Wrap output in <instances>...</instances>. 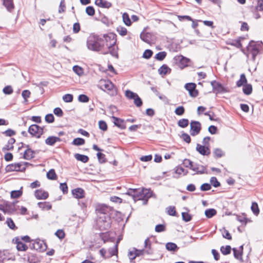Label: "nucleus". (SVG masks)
Masks as SVG:
<instances>
[{
  "mask_svg": "<svg viewBox=\"0 0 263 263\" xmlns=\"http://www.w3.org/2000/svg\"><path fill=\"white\" fill-rule=\"evenodd\" d=\"M104 40V54L110 53L113 56H117V53L115 49L116 43V35L112 32L104 34L102 37Z\"/></svg>",
  "mask_w": 263,
  "mask_h": 263,
  "instance_id": "obj_1",
  "label": "nucleus"
},
{
  "mask_svg": "<svg viewBox=\"0 0 263 263\" xmlns=\"http://www.w3.org/2000/svg\"><path fill=\"white\" fill-rule=\"evenodd\" d=\"M103 38L95 34H90L87 37L86 46L87 48L91 51L101 52L104 54V46Z\"/></svg>",
  "mask_w": 263,
  "mask_h": 263,
  "instance_id": "obj_2",
  "label": "nucleus"
},
{
  "mask_svg": "<svg viewBox=\"0 0 263 263\" xmlns=\"http://www.w3.org/2000/svg\"><path fill=\"white\" fill-rule=\"evenodd\" d=\"M108 209V207L105 205H101L97 208L98 212L104 214L103 216L100 217L97 221L101 230H107L110 227V218L108 216L105 215Z\"/></svg>",
  "mask_w": 263,
  "mask_h": 263,
  "instance_id": "obj_3",
  "label": "nucleus"
},
{
  "mask_svg": "<svg viewBox=\"0 0 263 263\" xmlns=\"http://www.w3.org/2000/svg\"><path fill=\"white\" fill-rule=\"evenodd\" d=\"M99 85L100 88L106 91L110 96H114L117 95V89L110 80H101Z\"/></svg>",
  "mask_w": 263,
  "mask_h": 263,
  "instance_id": "obj_4",
  "label": "nucleus"
},
{
  "mask_svg": "<svg viewBox=\"0 0 263 263\" xmlns=\"http://www.w3.org/2000/svg\"><path fill=\"white\" fill-rule=\"evenodd\" d=\"M259 51V48L258 45L255 44H250L247 47V56L248 58L251 57L252 60L254 61Z\"/></svg>",
  "mask_w": 263,
  "mask_h": 263,
  "instance_id": "obj_5",
  "label": "nucleus"
},
{
  "mask_svg": "<svg viewBox=\"0 0 263 263\" xmlns=\"http://www.w3.org/2000/svg\"><path fill=\"white\" fill-rule=\"evenodd\" d=\"M28 132L33 136L40 138L43 133V129L36 124L30 126Z\"/></svg>",
  "mask_w": 263,
  "mask_h": 263,
  "instance_id": "obj_6",
  "label": "nucleus"
},
{
  "mask_svg": "<svg viewBox=\"0 0 263 263\" xmlns=\"http://www.w3.org/2000/svg\"><path fill=\"white\" fill-rule=\"evenodd\" d=\"M190 134L193 136L197 135L200 132L201 125L199 122L192 121L190 123Z\"/></svg>",
  "mask_w": 263,
  "mask_h": 263,
  "instance_id": "obj_7",
  "label": "nucleus"
},
{
  "mask_svg": "<svg viewBox=\"0 0 263 263\" xmlns=\"http://www.w3.org/2000/svg\"><path fill=\"white\" fill-rule=\"evenodd\" d=\"M196 84L193 83H189L185 85V89L189 91L190 96L192 97H196L198 95V91L196 89Z\"/></svg>",
  "mask_w": 263,
  "mask_h": 263,
  "instance_id": "obj_8",
  "label": "nucleus"
},
{
  "mask_svg": "<svg viewBox=\"0 0 263 263\" xmlns=\"http://www.w3.org/2000/svg\"><path fill=\"white\" fill-rule=\"evenodd\" d=\"M211 85L212 86L213 91L216 93H219L225 92L227 91L226 89L220 83L213 81L211 82Z\"/></svg>",
  "mask_w": 263,
  "mask_h": 263,
  "instance_id": "obj_9",
  "label": "nucleus"
},
{
  "mask_svg": "<svg viewBox=\"0 0 263 263\" xmlns=\"http://www.w3.org/2000/svg\"><path fill=\"white\" fill-rule=\"evenodd\" d=\"M152 193L149 189H143L141 190H139L138 200L148 199L152 196Z\"/></svg>",
  "mask_w": 263,
  "mask_h": 263,
  "instance_id": "obj_10",
  "label": "nucleus"
},
{
  "mask_svg": "<svg viewBox=\"0 0 263 263\" xmlns=\"http://www.w3.org/2000/svg\"><path fill=\"white\" fill-rule=\"evenodd\" d=\"M176 61L178 62L179 67L181 69H183L188 66L189 62V59L183 57L182 55H179L175 57Z\"/></svg>",
  "mask_w": 263,
  "mask_h": 263,
  "instance_id": "obj_11",
  "label": "nucleus"
},
{
  "mask_svg": "<svg viewBox=\"0 0 263 263\" xmlns=\"http://www.w3.org/2000/svg\"><path fill=\"white\" fill-rule=\"evenodd\" d=\"M32 245L34 249L41 252L45 251L47 248L45 243L43 241L40 240H35Z\"/></svg>",
  "mask_w": 263,
  "mask_h": 263,
  "instance_id": "obj_12",
  "label": "nucleus"
},
{
  "mask_svg": "<svg viewBox=\"0 0 263 263\" xmlns=\"http://www.w3.org/2000/svg\"><path fill=\"white\" fill-rule=\"evenodd\" d=\"M24 168V165L20 163L9 164L6 167V170L8 172L22 171Z\"/></svg>",
  "mask_w": 263,
  "mask_h": 263,
  "instance_id": "obj_13",
  "label": "nucleus"
},
{
  "mask_svg": "<svg viewBox=\"0 0 263 263\" xmlns=\"http://www.w3.org/2000/svg\"><path fill=\"white\" fill-rule=\"evenodd\" d=\"M196 151L203 156H209L211 154V151L208 146H203L200 144H197L196 148Z\"/></svg>",
  "mask_w": 263,
  "mask_h": 263,
  "instance_id": "obj_14",
  "label": "nucleus"
},
{
  "mask_svg": "<svg viewBox=\"0 0 263 263\" xmlns=\"http://www.w3.org/2000/svg\"><path fill=\"white\" fill-rule=\"evenodd\" d=\"M34 196L37 199H46L48 197L49 194L47 192L42 190H36L34 192Z\"/></svg>",
  "mask_w": 263,
  "mask_h": 263,
  "instance_id": "obj_15",
  "label": "nucleus"
},
{
  "mask_svg": "<svg viewBox=\"0 0 263 263\" xmlns=\"http://www.w3.org/2000/svg\"><path fill=\"white\" fill-rule=\"evenodd\" d=\"M145 254L152 255L154 253L153 249L152 248V243L149 238H146L144 241Z\"/></svg>",
  "mask_w": 263,
  "mask_h": 263,
  "instance_id": "obj_16",
  "label": "nucleus"
},
{
  "mask_svg": "<svg viewBox=\"0 0 263 263\" xmlns=\"http://www.w3.org/2000/svg\"><path fill=\"white\" fill-rule=\"evenodd\" d=\"M191 170L197 174H202L205 172L206 168L203 165L193 162Z\"/></svg>",
  "mask_w": 263,
  "mask_h": 263,
  "instance_id": "obj_17",
  "label": "nucleus"
},
{
  "mask_svg": "<svg viewBox=\"0 0 263 263\" xmlns=\"http://www.w3.org/2000/svg\"><path fill=\"white\" fill-rule=\"evenodd\" d=\"M16 210L14 202H5V213L12 214Z\"/></svg>",
  "mask_w": 263,
  "mask_h": 263,
  "instance_id": "obj_18",
  "label": "nucleus"
},
{
  "mask_svg": "<svg viewBox=\"0 0 263 263\" xmlns=\"http://www.w3.org/2000/svg\"><path fill=\"white\" fill-rule=\"evenodd\" d=\"M72 194L77 199H81L84 197V191L81 188H77L72 190Z\"/></svg>",
  "mask_w": 263,
  "mask_h": 263,
  "instance_id": "obj_19",
  "label": "nucleus"
},
{
  "mask_svg": "<svg viewBox=\"0 0 263 263\" xmlns=\"http://www.w3.org/2000/svg\"><path fill=\"white\" fill-rule=\"evenodd\" d=\"M112 118L114 119L113 122L116 126L122 129L126 128V124L123 120L114 116H112Z\"/></svg>",
  "mask_w": 263,
  "mask_h": 263,
  "instance_id": "obj_20",
  "label": "nucleus"
},
{
  "mask_svg": "<svg viewBox=\"0 0 263 263\" xmlns=\"http://www.w3.org/2000/svg\"><path fill=\"white\" fill-rule=\"evenodd\" d=\"M61 141L59 137L55 136H49L45 140V143L50 146H53L57 142Z\"/></svg>",
  "mask_w": 263,
  "mask_h": 263,
  "instance_id": "obj_21",
  "label": "nucleus"
},
{
  "mask_svg": "<svg viewBox=\"0 0 263 263\" xmlns=\"http://www.w3.org/2000/svg\"><path fill=\"white\" fill-rule=\"evenodd\" d=\"M233 251L234 257L238 260H242L243 246H240L238 249L233 248Z\"/></svg>",
  "mask_w": 263,
  "mask_h": 263,
  "instance_id": "obj_22",
  "label": "nucleus"
},
{
  "mask_svg": "<svg viewBox=\"0 0 263 263\" xmlns=\"http://www.w3.org/2000/svg\"><path fill=\"white\" fill-rule=\"evenodd\" d=\"M95 4L102 8H109L111 6V4L105 0H96Z\"/></svg>",
  "mask_w": 263,
  "mask_h": 263,
  "instance_id": "obj_23",
  "label": "nucleus"
},
{
  "mask_svg": "<svg viewBox=\"0 0 263 263\" xmlns=\"http://www.w3.org/2000/svg\"><path fill=\"white\" fill-rule=\"evenodd\" d=\"M171 72V69L165 64H163L158 69V72L160 75L164 76Z\"/></svg>",
  "mask_w": 263,
  "mask_h": 263,
  "instance_id": "obj_24",
  "label": "nucleus"
},
{
  "mask_svg": "<svg viewBox=\"0 0 263 263\" xmlns=\"http://www.w3.org/2000/svg\"><path fill=\"white\" fill-rule=\"evenodd\" d=\"M15 140L11 138L8 141L7 144L3 148V151H10L13 148V144L15 143Z\"/></svg>",
  "mask_w": 263,
  "mask_h": 263,
  "instance_id": "obj_25",
  "label": "nucleus"
},
{
  "mask_svg": "<svg viewBox=\"0 0 263 263\" xmlns=\"http://www.w3.org/2000/svg\"><path fill=\"white\" fill-rule=\"evenodd\" d=\"M37 205L42 210H49L52 207L51 204L47 202H39Z\"/></svg>",
  "mask_w": 263,
  "mask_h": 263,
  "instance_id": "obj_26",
  "label": "nucleus"
},
{
  "mask_svg": "<svg viewBox=\"0 0 263 263\" xmlns=\"http://www.w3.org/2000/svg\"><path fill=\"white\" fill-rule=\"evenodd\" d=\"M34 157V152L30 148H27L24 152V158L30 160Z\"/></svg>",
  "mask_w": 263,
  "mask_h": 263,
  "instance_id": "obj_27",
  "label": "nucleus"
},
{
  "mask_svg": "<svg viewBox=\"0 0 263 263\" xmlns=\"http://www.w3.org/2000/svg\"><path fill=\"white\" fill-rule=\"evenodd\" d=\"M3 5L9 11H11L14 8L13 0H3Z\"/></svg>",
  "mask_w": 263,
  "mask_h": 263,
  "instance_id": "obj_28",
  "label": "nucleus"
},
{
  "mask_svg": "<svg viewBox=\"0 0 263 263\" xmlns=\"http://www.w3.org/2000/svg\"><path fill=\"white\" fill-rule=\"evenodd\" d=\"M16 248L18 251H25L28 249V247L22 241L16 240Z\"/></svg>",
  "mask_w": 263,
  "mask_h": 263,
  "instance_id": "obj_29",
  "label": "nucleus"
},
{
  "mask_svg": "<svg viewBox=\"0 0 263 263\" xmlns=\"http://www.w3.org/2000/svg\"><path fill=\"white\" fill-rule=\"evenodd\" d=\"M74 157L77 160L80 161L83 163L87 162L89 160V158L88 157V156L79 154H75Z\"/></svg>",
  "mask_w": 263,
  "mask_h": 263,
  "instance_id": "obj_30",
  "label": "nucleus"
},
{
  "mask_svg": "<svg viewBox=\"0 0 263 263\" xmlns=\"http://www.w3.org/2000/svg\"><path fill=\"white\" fill-rule=\"evenodd\" d=\"M165 247L166 250H167L169 251H176L178 249L176 243L173 242H167L166 245Z\"/></svg>",
  "mask_w": 263,
  "mask_h": 263,
  "instance_id": "obj_31",
  "label": "nucleus"
},
{
  "mask_svg": "<svg viewBox=\"0 0 263 263\" xmlns=\"http://www.w3.org/2000/svg\"><path fill=\"white\" fill-rule=\"evenodd\" d=\"M139 190L129 189L127 192V194L131 195L133 197L134 200H138Z\"/></svg>",
  "mask_w": 263,
  "mask_h": 263,
  "instance_id": "obj_32",
  "label": "nucleus"
},
{
  "mask_svg": "<svg viewBox=\"0 0 263 263\" xmlns=\"http://www.w3.org/2000/svg\"><path fill=\"white\" fill-rule=\"evenodd\" d=\"M47 177L50 180H56L57 175L54 169L50 170L47 173Z\"/></svg>",
  "mask_w": 263,
  "mask_h": 263,
  "instance_id": "obj_33",
  "label": "nucleus"
},
{
  "mask_svg": "<svg viewBox=\"0 0 263 263\" xmlns=\"http://www.w3.org/2000/svg\"><path fill=\"white\" fill-rule=\"evenodd\" d=\"M214 156L216 158H221L224 155V152L220 148H215L213 152Z\"/></svg>",
  "mask_w": 263,
  "mask_h": 263,
  "instance_id": "obj_34",
  "label": "nucleus"
},
{
  "mask_svg": "<svg viewBox=\"0 0 263 263\" xmlns=\"http://www.w3.org/2000/svg\"><path fill=\"white\" fill-rule=\"evenodd\" d=\"M127 256L131 261H133L137 257L134 247L128 250Z\"/></svg>",
  "mask_w": 263,
  "mask_h": 263,
  "instance_id": "obj_35",
  "label": "nucleus"
},
{
  "mask_svg": "<svg viewBox=\"0 0 263 263\" xmlns=\"http://www.w3.org/2000/svg\"><path fill=\"white\" fill-rule=\"evenodd\" d=\"M189 123V121L187 119H181L178 121V125L182 128L186 127Z\"/></svg>",
  "mask_w": 263,
  "mask_h": 263,
  "instance_id": "obj_36",
  "label": "nucleus"
},
{
  "mask_svg": "<svg viewBox=\"0 0 263 263\" xmlns=\"http://www.w3.org/2000/svg\"><path fill=\"white\" fill-rule=\"evenodd\" d=\"M251 209L252 212L253 213V214L257 216L259 214V209L258 204L256 202H252Z\"/></svg>",
  "mask_w": 263,
  "mask_h": 263,
  "instance_id": "obj_37",
  "label": "nucleus"
},
{
  "mask_svg": "<svg viewBox=\"0 0 263 263\" xmlns=\"http://www.w3.org/2000/svg\"><path fill=\"white\" fill-rule=\"evenodd\" d=\"M247 80L246 78L245 74L242 73L240 75V79L237 82V86L240 87L244 84L247 83Z\"/></svg>",
  "mask_w": 263,
  "mask_h": 263,
  "instance_id": "obj_38",
  "label": "nucleus"
},
{
  "mask_svg": "<svg viewBox=\"0 0 263 263\" xmlns=\"http://www.w3.org/2000/svg\"><path fill=\"white\" fill-rule=\"evenodd\" d=\"M216 214V211L214 209H209L205 211L206 217L210 218Z\"/></svg>",
  "mask_w": 263,
  "mask_h": 263,
  "instance_id": "obj_39",
  "label": "nucleus"
},
{
  "mask_svg": "<svg viewBox=\"0 0 263 263\" xmlns=\"http://www.w3.org/2000/svg\"><path fill=\"white\" fill-rule=\"evenodd\" d=\"M123 21L124 24L128 26L131 25V21L130 18L127 13H124L122 15Z\"/></svg>",
  "mask_w": 263,
  "mask_h": 263,
  "instance_id": "obj_40",
  "label": "nucleus"
},
{
  "mask_svg": "<svg viewBox=\"0 0 263 263\" xmlns=\"http://www.w3.org/2000/svg\"><path fill=\"white\" fill-rule=\"evenodd\" d=\"M243 92L247 95H250L252 92V87L251 84H246L243 88Z\"/></svg>",
  "mask_w": 263,
  "mask_h": 263,
  "instance_id": "obj_41",
  "label": "nucleus"
},
{
  "mask_svg": "<svg viewBox=\"0 0 263 263\" xmlns=\"http://www.w3.org/2000/svg\"><path fill=\"white\" fill-rule=\"evenodd\" d=\"M125 95L128 99H134L137 96V94L129 90H127L125 91Z\"/></svg>",
  "mask_w": 263,
  "mask_h": 263,
  "instance_id": "obj_42",
  "label": "nucleus"
},
{
  "mask_svg": "<svg viewBox=\"0 0 263 263\" xmlns=\"http://www.w3.org/2000/svg\"><path fill=\"white\" fill-rule=\"evenodd\" d=\"M166 56V52L165 51L159 52L155 55V58L158 61L163 60Z\"/></svg>",
  "mask_w": 263,
  "mask_h": 263,
  "instance_id": "obj_43",
  "label": "nucleus"
},
{
  "mask_svg": "<svg viewBox=\"0 0 263 263\" xmlns=\"http://www.w3.org/2000/svg\"><path fill=\"white\" fill-rule=\"evenodd\" d=\"M117 31L121 36H125L127 33L126 28L122 26H119L117 28Z\"/></svg>",
  "mask_w": 263,
  "mask_h": 263,
  "instance_id": "obj_44",
  "label": "nucleus"
},
{
  "mask_svg": "<svg viewBox=\"0 0 263 263\" xmlns=\"http://www.w3.org/2000/svg\"><path fill=\"white\" fill-rule=\"evenodd\" d=\"M72 143L74 145H82L85 143V140L83 138H77L74 139Z\"/></svg>",
  "mask_w": 263,
  "mask_h": 263,
  "instance_id": "obj_45",
  "label": "nucleus"
},
{
  "mask_svg": "<svg viewBox=\"0 0 263 263\" xmlns=\"http://www.w3.org/2000/svg\"><path fill=\"white\" fill-rule=\"evenodd\" d=\"M185 112L184 107L182 106L177 107L175 110V113L178 116H182Z\"/></svg>",
  "mask_w": 263,
  "mask_h": 263,
  "instance_id": "obj_46",
  "label": "nucleus"
},
{
  "mask_svg": "<svg viewBox=\"0 0 263 263\" xmlns=\"http://www.w3.org/2000/svg\"><path fill=\"white\" fill-rule=\"evenodd\" d=\"M231 248L230 246L226 247L222 246L220 248V251L223 255H228L230 253Z\"/></svg>",
  "mask_w": 263,
  "mask_h": 263,
  "instance_id": "obj_47",
  "label": "nucleus"
},
{
  "mask_svg": "<svg viewBox=\"0 0 263 263\" xmlns=\"http://www.w3.org/2000/svg\"><path fill=\"white\" fill-rule=\"evenodd\" d=\"M175 172L179 175H185L187 173V171L185 170L181 166H177L176 168Z\"/></svg>",
  "mask_w": 263,
  "mask_h": 263,
  "instance_id": "obj_48",
  "label": "nucleus"
},
{
  "mask_svg": "<svg viewBox=\"0 0 263 263\" xmlns=\"http://www.w3.org/2000/svg\"><path fill=\"white\" fill-rule=\"evenodd\" d=\"M73 70L76 74L79 76H82L84 73L83 68L77 65L74 66L73 67Z\"/></svg>",
  "mask_w": 263,
  "mask_h": 263,
  "instance_id": "obj_49",
  "label": "nucleus"
},
{
  "mask_svg": "<svg viewBox=\"0 0 263 263\" xmlns=\"http://www.w3.org/2000/svg\"><path fill=\"white\" fill-rule=\"evenodd\" d=\"M3 92L6 95H11L13 93V90L11 86L8 85L3 88Z\"/></svg>",
  "mask_w": 263,
  "mask_h": 263,
  "instance_id": "obj_50",
  "label": "nucleus"
},
{
  "mask_svg": "<svg viewBox=\"0 0 263 263\" xmlns=\"http://www.w3.org/2000/svg\"><path fill=\"white\" fill-rule=\"evenodd\" d=\"M6 223L10 229L12 230H15V229H16V227H15V225L13 221L11 218H7L6 220Z\"/></svg>",
  "mask_w": 263,
  "mask_h": 263,
  "instance_id": "obj_51",
  "label": "nucleus"
},
{
  "mask_svg": "<svg viewBox=\"0 0 263 263\" xmlns=\"http://www.w3.org/2000/svg\"><path fill=\"white\" fill-rule=\"evenodd\" d=\"M153 51L150 49H146L143 53L142 57L146 59H149L153 55Z\"/></svg>",
  "mask_w": 263,
  "mask_h": 263,
  "instance_id": "obj_52",
  "label": "nucleus"
},
{
  "mask_svg": "<svg viewBox=\"0 0 263 263\" xmlns=\"http://www.w3.org/2000/svg\"><path fill=\"white\" fill-rule=\"evenodd\" d=\"M22 194V192L20 190L13 191L11 192V197L12 198H17L20 197Z\"/></svg>",
  "mask_w": 263,
  "mask_h": 263,
  "instance_id": "obj_53",
  "label": "nucleus"
},
{
  "mask_svg": "<svg viewBox=\"0 0 263 263\" xmlns=\"http://www.w3.org/2000/svg\"><path fill=\"white\" fill-rule=\"evenodd\" d=\"M167 213L171 216H176V212L175 207L174 206H170L167 208Z\"/></svg>",
  "mask_w": 263,
  "mask_h": 263,
  "instance_id": "obj_54",
  "label": "nucleus"
},
{
  "mask_svg": "<svg viewBox=\"0 0 263 263\" xmlns=\"http://www.w3.org/2000/svg\"><path fill=\"white\" fill-rule=\"evenodd\" d=\"M63 100L65 102H71L73 100V96L71 94H66L63 96Z\"/></svg>",
  "mask_w": 263,
  "mask_h": 263,
  "instance_id": "obj_55",
  "label": "nucleus"
},
{
  "mask_svg": "<svg viewBox=\"0 0 263 263\" xmlns=\"http://www.w3.org/2000/svg\"><path fill=\"white\" fill-rule=\"evenodd\" d=\"M30 91L28 90H24L22 93V96L24 99V102H27V99L30 97Z\"/></svg>",
  "mask_w": 263,
  "mask_h": 263,
  "instance_id": "obj_56",
  "label": "nucleus"
},
{
  "mask_svg": "<svg viewBox=\"0 0 263 263\" xmlns=\"http://www.w3.org/2000/svg\"><path fill=\"white\" fill-rule=\"evenodd\" d=\"M182 219L185 222L190 221L192 219L191 215L187 212H182Z\"/></svg>",
  "mask_w": 263,
  "mask_h": 263,
  "instance_id": "obj_57",
  "label": "nucleus"
},
{
  "mask_svg": "<svg viewBox=\"0 0 263 263\" xmlns=\"http://www.w3.org/2000/svg\"><path fill=\"white\" fill-rule=\"evenodd\" d=\"M99 128L103 131H106L107 129V125L106 123L102 120L99 122Z\"/></svg>",
  "mask_w": 263,
  "mask_h": 263,
  "instance_id": "obj_58",
  "label": "nucleus"
},
{
  "mask_svg": "<svg viewBox=\"0 0 263 263\" xmlns=\"http://www.w3.org/2000/svg\"><path fill=\"white\" fill-rule=\"evenodd\" d=\"M86 13L90 16H93L95 14V11L93 7L88 6L86 8Z\"/></svg>",
  "mask_w": 263,
  "mask_h": 263,
  "instance_id": "obj_59",
  "label": "nucleus"
},
{
  "mask_svg": "<svg viewBox=\"0 0 263 263\" xmlns=\"http://www.w3.org/2000/svg\"><path fill=\"white\" fill-rule=\"evenodd\" d=\"M134 104L137 107H140L142 105V101L138 95L134 99Z\"/></svg>",
  "mask_w": 263,
  "mask_h": 263,
  "instance_id": "obj_60",
  "label": "nucleus"
},
{
  "mask_svg": "<svg viewBox=\"0 0 263 263\" xmlns=\"http://www.w3.org/2000/svg\"><path fill=\"white\" fill-rule=\"evenodd\" d=\"M222 236L224 238H225L227 239H229V240H231L232 239L231 234H230L229 231L228 230H227L226 229H223L222 230Z\"/></svg>",
  "mask_w": 263,
  "mask_h": 263,
  "instance_id": "obj_61",
  "label": "nucleus"
},
{
  "mask_svg": "<svg viewBox=\"0 0 263 263\" xmlns=\"http://www.w3.org/2000/svg\"><path fill=\"white\" fill-rule=\"evenodd\" d=\"M45 119L47 122L51 123L53 122L54 118L52 114H49L45 116Z\"/></svg>",
  "mask_w": 263,
  "mask_h": 263,
  "instance_id": "obj_62",
  "label": "nucleus"
},
{
  "mask_svg": "<svg viewBox=\"0 0 263 263\" xmlns=\"http://www.w3.org/2000/svg\"><path fill=\"white\" fill-rule=\"evenodd\" d=\"M78 100L81 102L86 103L89 101V98L85 95H80L79 96Z\"/></svg>",
  "mask_w": 263,
  "mask_h": 263,
  "instance_id": "obj_63",
  "label": "nucleus"
},
{
  "mask_svg": "<svg viewBox=\"0 0 263 263\" xmlns=\"http://www.w3.org/2000/svg\"><path fill=\"white\" fill-rule=\"evenodd\" d=\"M256 10L257 11H263V0H258Z\"/></svg>",
  "mask_w": 263,
  "mask_h": 263,
  "instance_id": "obj_64",
  "label": "nucleus"
}]
</instances>
